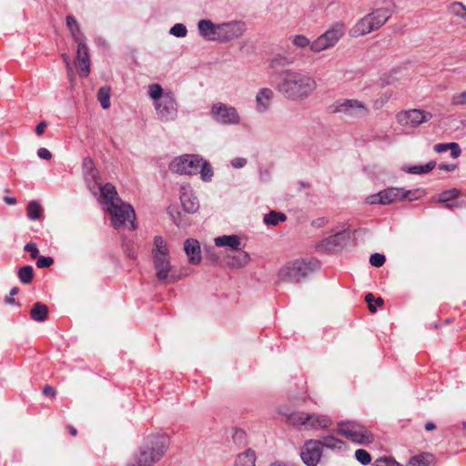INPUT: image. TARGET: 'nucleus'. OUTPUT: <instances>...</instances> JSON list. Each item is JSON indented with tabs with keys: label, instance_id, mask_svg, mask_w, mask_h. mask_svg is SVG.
Segmentation results:
<instances>
[{
	"label": "nucleus",
	"instance_id": "nucleus-1",
	"mask_svg": "<svg viewBox=\"0 0 466 466\" xmlns=\"http://www.w3.org/2000/svg\"><path fill=\"white\" fill-rule=\"evenodd\" d=\"M90 191L95 196L99 194L98 200L110 215L114 228H125L131 230L136 228V214L133 207L118 197L116 187L112 184L96 185V187H90Z\"/></svg>",
	"mask_w": 466,
	"mask_h": 466
},
{
	"label": "nucleus",
	"instance_id": "nucleus-2",
	"mask_svg": "<svg viewBox=\"0 0 466 466\" xmlns=\"http://www.w3.org/2000/svg\"><path fill=\"white\" fill-rule=\"evenodd\" d=\"M316 79L297 70H284L279 76L275 89L285 98L294 102L308 99L317 89Z\"/></svg>",
	"mask_w": 466,
	"mask_h": 466
},
{
	"label": "nucleus",
	"instance_id": "nucleus-3",
	"mask_svg": "<svg viewBox=\"0 0 466 466\" xmlns=\"http://www.w3.org/2000/svg\"><path fill=\"white\" fill-rule=\"evenodd\" d=\"M151 257L155 276L158 282L169 285L177 282L181 279L180 275L173 271L168 246L160 236L154 238Z\"/></svg>",
	"mask_w": 466,
	"mask_h": 466
},
{
	"label": "nucleus",
	"instance_id": "nucleus-4",
	"mask_svg": "<svg viewBox=\"0 0 466 466\" xmlns=\"http://www.w3.org/2000/svg\"><path fill=\"white\" fill-rule=\"evenodd\" d=\"M147 96L153 101L160 121L171 122L177 118V102L172 91H165L159 84H150L147 86Z\"/></svg>",
	"mask_w": 466,
	"mask_h": 466
},
{
	"label": "nucleus",
	"instance_id": "nucleus-5",
	"mask_svg": "<svg viewBox=\"0 0 466 466\" xmlns=\"http://www.w3.org/2000/svg\"><path fill=\"white\" fill-rule=\"evenodd\" d=\"M392 15L390 7H378L359 19L350 29L351 37H360L383 26Z\"/></svg>",
	"mask_w": 466,
	"mask_h": 466
},
{
	"label": "nucleus",
	"instance_id": "nucleus-6",
	"mask_svg": "<svg viewBox=\"0 0 466 466\" xmlns=\"http://www.w3.org/2000/svg\"><path fill=\"white\" fill-rule=\"evenodd\" d=\"M168 438L165 434L148 435L140 446L138 453L147 462L154 465L166 453Z\"/></svg>",
	"mask_w": 466,
	"mask_h": 466
},
{
	"label": "nucleus",
	"instance_id": "nucleus-7",
	"mask_svg": "<svg viewBox=\"0 0 466 466\" xmlns=\"http://www.w3.org/2000/svg\"><path fill=\"white\" fill-rule=\"evenodd\" d=\"M168 438L165 434L148 435L140 446L138 453L147 462L154 465L166 453Z\"/></svg>",
	"mask_w": 466,
	"mask_h": 466
},
{
	"label": "nucleus",
	"instance_id": "nucleus-8",
	"mask_svg": "<svg viewBox=\"0 0 466 466\" xmlns=\"http://www.w3.org/2000/svg\"><path fill=\"white\" fill-rule=\"evenodd\" d=\"M346 33V25L342 21L333 23L325 32L314 39L310 45V51L319 54L333 48L342 39Z\"/></svg>",
	"mask_w": 466,
	"mask_h": 466
},
{
	"label": "nucleus",
	"instance_id": "nucleus-9",
	"mask_svg": "<svg viewBox=\"0 0 466 466\" xmlns=\"http://www.w3.org/2000/svg\"><path fill=\"white\" fill-rule=\"evenodd\" d=\"M288 422L294 427H303L305 430L326 429L331 424V420L326 416L304 411H294L288 416Z\"/></svg>",
	"mask_w": 466,
	"mask_h": 466
},
{
	"label": "nucleus",
	"instance_id": "nucleus-10",
	"mask_svg": "<svg viewBox=\"0 0 466 466\" xmlns=\"http://www.w3.org/2000/svg\"><path fill=\"white\" fill-rule=\"evenodd\" d=\"M312 270L313 267L310 262H307L303 259H295L283 265L279 268L278 276L283 282L299 283Z\"/></svg>",
	"mask_w": 466,
	"mask_h": 466
},
{
	"label": "nucleus",
	"instance_id": "nucleus-11",
	"mask_svg": "<svg viewBox=\"0 0 466 466\" xmlns=\"http://www.w3.org/2000/svg\"><path fill=\"white\" fill-rule=\"evenodd\" d=\"M209 115L214 122L222 126H238L241 123L238 110L226 103H214L210 107Z\"/></svg>",
	"mask_w": 466,
	"mask_h": 466
},
{
	"label": "nucleus",
	"instance_id": "nucleus-12",
	"mask_svg": "<svg viewBox=\"0 0 466 466\" xmlns=\"http://www.w3.org/2000/svg\"><path fill=\"white\" fill-rule=\"evenodd\" d=\"M338 432L358 444H369L374 440L372 433L356 421H341L338 424Z\"/></svg>",
	"mask_w": 466,
	"mask_h": 466
},
{
	"label": "nucleus",
	"instance_id": "nucleus-13",
	"mask_svg": "<svg viewBox=\"0 0 466 466\" xmlns=\"http://www.w3.org/2000/svg\"><path fill=\"white\" fill-rule=\"evenodd\" d=\"M431 118V112L417 108L402 110L396 115L398 124L406 129L416 128Z\"/></svg>",
	"mask_w": 466,
	"mask_h": 466
},
{
	"label": "nucleus",
	"instance_id": "nucleus-14",
	"mask_svg": "<svg viewBox=\"0 0 466 466\" xmlns=\"http://www.w3.org/2000/svg\"><path fill=\"white\" fill-rule=\"evenodd\" d=\"M201 165V157L198 155H182L175 157L170 163L172 172L180 175H196Z\"/></svg>",
	"mask_w": 466,
	"mask_h": 466
},
{
	"label": "nucleus",
	"instance_id": "nucleus-15",
	"mask_svg": "<svg viewBox=\"0 0 466 466\" xmlns=\"http://www.w3.org/2000/svg\"><path fill=\"white\" fill-rule=\"evenodd\" d=\"M335 111L354 118L364 117L369 113L367 105L358 99H345L337 104Z\"/></svg>",
	"mask_w": 466,
	"mask_h": 466
},
{
	"label": "nucleus",
	"instance_id": "nucleus-16",
	"mask_svg": "<svg viewBox=\"0 0 466 466\" xmlns=\"http://www.w3.org/2000/svg\"><path fill=\"white\" fill-rule=\"evenodd\" d=\"M246 25L242 21L219 23V41L226 43L241 37L246 32Z\"/></svg>",
	"mask_w": 466,
	"mask_h": 466
},
{
	"label": "nucleus",
	"instance_id": "nucleus-17",
	"mask_svg": "<svg viewBox=\"0 0 466 466\" xmlns=\"http://www.w3.org/2000/svg\"><path fill=\"white\" fill-rule=\"evenodd\" d=\"M322 455L321 443L319 440L307 441L300 452V457L307 466H317Z\"/></svg>",
	"mask_w": 466,
	"mask_h": 466
},
{
	"label": "nucleus",
	"instance_id": "nucleus-18",
	"mask_svg": "<svg viewBox=\"0 0 466 466\" xmlns=\"http://www.w3.org/2000/svg\"><path fill=\"white\" fill-rule=\"evenodd\" d=\"M179 198L182 208L187 213H195L198 210V199L190 185L185 184L180 187Z\"/></svg>",
	"mask_w": 466,
	"mask_h": 466
},
{
	"label": "nucleus",
	"instance_id": "nucleus-19",
	"mask_svg": "<svg viewBox=\"0 0 466 466\" xmlns=\"http://www.w3.org/2000/svg\"><path fill=\"white\" fill-rule=\"evenodd\" d=\"M400 196V188H388L367 197L366 201L370 205H389L399 199Z\"/></svg>",
	"mask_w": 466,
	"mask_h": 466
},
{
	"label": "nucleus",
	"instance_id": "nucleus-20",
	"mask_svg": "<svg viewBox=\"0 0 466 466\" xmlns=\"http://www.w3.org/2000/svg\"><path fill=\"white\" fill-rule=\"evenodd\" d=\"M198 33L206 41H219V23L201 19L197 24Z\"/></svg>",
	"mask_w": 466,
	"mask_h": 466
},
{
	"label": "nucleus",
	"instance_id": "nucleus-21",
	"mask_svg": "<svg viewBox=\"0 0 466 466\" xmlns=\"http://www.w3.org/2000/svg\"><path fill=\"white\" fill-rule=\"evenodd\" d=\"M274 98V91L269 87H261L255 96V109L264 114L270 108Z\"/></svg>",
	"mask_w": 466,
	"mask_h": 466
},
{
	"label": "nucleus",
	"instance_id": "nucleus-22",
	"mask_svg": "<svg viewBox=\"0 0 466 466\" xmlns=\"http://www.w3.org/2000/svg\"><path fill=\"white\" fill-rule=\"evenodd\" d=\"M76 66L79 69V76L86 77L90 73V58L88 48L85 42L77 45Z\"/></svg>",
	"mask_w": 466,
	"mask_h": 466
},
{
	"label": "nucleus",
	"instance_id": "nucleus-23",
	"mask_svg": "<svg viewBox=\"0 0 466 466\" xmlns=\"http://www.w3.org/2000/svg\"><path fill=\"white\" fill-rule=\"evenodd\" d=\"M184 250L187 256L188 262L198 265L201 261L200 245L197 239L188 238L184 243Z\"/></svg>",
	"mask_w": 466,
	"mask_h": 466
},
{
	"label": "nucleus",
	"instance_id": "nucleus-24",
	"mask_svg": "<svg viewBox=\"0 0 466 466\" xmlns=\"http://www.w3.org/2000/svg\"><path fill=\"white\" fill-rule=\"evenodd\" d=\"M217 247L226 248L232 251H239L241 239L238 235H223L214 238Z\"/></svg>",
	"mask_w": 466,
	"mask_h": 466
},
{
	"label": "nucleus",
	"instance_id": "nucleus-25",
	"mask_svg": "<svg viewBox=\"0 0 466 466\" xmlns=\"http://www.w3.org/2000/svg\"><path fill=\"white\" fill-rule=\"evenodd\" d=\"M433 149L439 154L451 150V157L452 158L459 157L461 153V147L456 142L436 144L434 145Z\"/></svg>",
	"mask_w": 466,
	"mask_h": 466
},
{
	"label": "nucleus",
	"instance_id": "nucleus-26",
	"mask_svg": "<svg viewBox=\"0 0 466 466\" xmlns=\"http://www.w3.org/2000/svg\"><path fill=\"white\" fill-rule=\"evenodd\" d=\"M30 315L35 321L43 322L47 319L48 308L41 302H36L32 307Z\"/></svg>",
	"mask_w": 466,
	"mask_h": 466
},
{
	"label": "nucleus",
	"instance_id": "nucleus-27",
	"mask_svg": "<svg viewBox=\"0 0 466 466\" xmlns=\"http://www.w3.org/2000/svg\"><path fill=\"white\" fill-rule=\"evenodd\" d=\"M66 25L71 33L73 39L78 44L84 42V35L80 30L79 24L71 15L66 16Z\"/></svg>",
	"mask_w": 466,
	"mask_h": 466
},
{
	"label": "nucleus",
	"instance_id": "nucleus-28",
	"mask_svg": "<svg viewBox=\"0 0 466 466\" xmlns=\"http://www.w3.org/2000/svg\"><path fill=\"white\" fill-rule=\"evenodd\" d=\"M255 452L251 450H248L238 456L235 466H255Z\"/></svg>",
	"mask_w": 466,
	"mask_h": 466
},
{
	"label": "nucleus",
	"instance_id": "nucleus-29",
	"mask_svg": "<svg viewBox=\"0 0 466 466\" xmlns=\"http://www.w3.org/2000/svg\"><path fill=\"white\" fill-rule=\"evenodd\" d=\"M84 168L88 169V171L86 174V180L88 184V187H94L96 185H100L96 182V171L93 169V162L90 158H85L83 163Z\"/></svg>",
	"mask_w": 466,
	"mask_h": 466
},
{
	"label": "nucleus",
	"instance_id": "nucleus-30",
	"mask_svg": "<svg viewBox=\"0 0 466 466\" xmlns=\"http://www.w3.org/2000/svg\"><path fill=\"white\" fill-rule=\"evenodd\" d=\"M249 261V254L247 251L240 250L238 254L231 257L228 264L231 267L242 268L248 265Z\"/></svg>",
	"mask_w": 466,
	"mask_h": 466
},
{
	"label": "nucleus",
	"instance_id": "nucleus-31",
	"mask_svg": "<svg viewBox=\"0 0 466 466\" xmlns=\"http://www.w3.org/2000/svg\"><path fill=\"white\" fill-rule=\"evenodd\" d=\"M27 218L30 220L40 219L43 215V208L39 202L36 200H32L28 203L26 207Z\"/></svg>",
	"mask_w": 466,
	"mask_h": 466
},
{
	"label": "nucleus",
	"instance_id": "nucleus-32",
	"mask_svg": "<svg viewBox=\"0 0 466 466\" xmlns=\"http://www.w3.org/2000/svg\"><path fill=\"white\" fill-rule=\"evenodd\" d=\"M321 449L328 448L331 450H340L343 445V441L330 435L322 437L320 441Z\"/></svg>",
	"mask_w": 466,
	"mask_h": 466
},
{
	"label": "nucleus",
	"instance_id": "nucleus-33",
	"mask_svg": "<svg viewBox=\"0 0 466 466\" xmlns=\"http://www.w3.org/2000/svg\"><path fill=\"white\" fill-rule=\"evenodd\" d=\"M199 169L201 179L204 182H210L214 176L213 168L211 165L208 162L205 161L202 157Z\"/></svg>",
	"mask_w": 466,
	"mask_h": 466
},
{
	"label": "nucleus",
	"instance_id": "nucleus-34",
	"mask_svg": "<svg viewBox=\"0 0 466 466\" xmlns=\"http://www.w3.org/2000/svg\"><path fill=\"white\" fill-rule=\"evenodd\" d=\"M97 99L104 109L110 106V88L103 86L98 89Z\"/></svg>",
	"mask_w": 466,
	"mask_h": 466
},
{
	"label": "nucleus",
	"instance_id": "nucleus-35",
	"mask_svg": "<svg viewBox=\"0 0 466 466\" xmlns=\"http://www.w3.org/2000/svg\"><path fill=\"white\" fill-rule=\"evenodd\" d=\"M287 218L286 215L281 212L270 211L264 217V222L267 225L276 226L279 222L285 221Z\"/></svg>",
	"mask_w": 466,
	"mask_h": 466
},
{
	"label": "nucleus",
	"instance_id": "nucleus-36",
	"mask_svg": "<svg viewBox=\"0 0 466 466\" xmlns=\"http://www.w3.org/2000/svg\"><path fill=\"white\" fill-rule=\"evenodd\" d=\"M33 267L32 266H25L22 267L18 270V278L22 283L28 284L32 281L33 279Z\"/></svg>",
	"mask_w": 466,
	"mask_h": 466
},
{
	"label": "nucleus",
	"instance_id": "nucleus-37",
	"mask_svg": "<svg viewBox=\"0 0 466 466\" xmlns=\"http://www.w3.org/2000/svg\"><path fill=\"white\" fill-rule=\"evenodd\" d=\"M459 196V191L456 188H452L447 191L442 192L440 194L439 201L441 203H445L446 207L451 208H452L451 204H449L448 202L451 199L456 198Z\"/></svg>",
	"mask_w": 466,
	"mask_h": 466
},
{
	"label": "nucleus",
	"instance_id": "nucleus-38",
	"mask_svg": "<svg viewBox=\"0 0 466 466\" xmlns=\"http://www.w3.org/2000/svg\"><path fill=\"white\" fill-rule=\"evenodd\" d=\"M449 10L454 15L466 20V6L463 4L454 2L450 5Z\"/></svg>",
	"mask_w": 466,
	"mask_h": 466
},
{
	"label": "nucleus",
	"instance_id": "nucleus-39",
	"mask_svg": "<svg viewBox=\"0 0 466 466\" xmlns=\"http://www.w3.org/2000/svg\"><path fill=\"white\" fill-rule=\"evenodd\" d=\"M169 34L176 37L183 38L187 36V29L185 25L177 23L169 29Z\"/></svg>",
	"mask_w": 466,
	"mask_h": 466
},
{
	"label": "nucleus",
	"instance_id": "nucleus-40",
	"mask_svg": "<svg viewBox=\"0 0 466 466\" xmlns=\"http://www.w3.org/2000/svg\"><path fill=\"white\" fill-rule=\"evenodd\" d=\"M312 41H310L306 35H296L292 38V44L299 48H304L309 46L310 48Z\"/></svg>",
	"mask_w": 466,
	"mask_h": 466
},
{
	"label": "nucleus",
	"instance_id": "nucleus-41",
	"mask_svg": "<svg viewBox=\"0 0 466 466\" xmlns=\"http://www.w3.org/2000/svg\"><path fill=\"white\" fill-rule=\"evenodd\" d=\"M421 191L420 189H415V190H402L400 189V196L399 199H408L410 201L419 199L420 198Z\"/></svg>",
	"mask_w": 466,
	"mask_h": 466
},
{
	"label": "nucleus",
	"instance_id": "nucleus-42",
	"mask_svg": "<svg viewBox=\"0 0 466 466\" xmlns=\"http://www.w3.org/2000/svg\"><path fill=\"white\" fill-rule=\"evenodd\" d=\"M355 458L363 465H368L371 461L370 453L362 449H359L355 451Z\"/></svg>",
	"mask_w": 466,
	"mask_h": 466
},
{
	"label": "nucleus",
	"instance_id": "nucleus-43",
	"mask_svg": "<svg viewBox=\"0 0 466 466\" xmlns=\"http://www.w3.org/2000/svg\"><path fill=\"white\" fill-rule=\"evenodd\" d=\"M375 466H404L390 457H380L374 461Z\"/></svg>",
	"mask_w": 466,
	"mask_h": 466
},
{
	"label": "nucleus",
	"instance_id": "nucleus-44",
	"mask_svg": "<svg viewBox=\"0 0 466 466\" xmlns=\"http://www.w3.org/2000/svg\"><path fill=\"white\" fill-rule=\"evenodd\" d=\"M127 466H153L152 464L147 462L142 459L139 453L134 454V456L130 459Z\"/></svg>",
	"mask_w": 466,
	"mask_h": 466
},
{
	"label": "nucleus",
	"instance_id": "nucleus-45",
	"mask_svg": "<svg viewBox=\"0 0 466 466\" xmlns=\"http://www.w3.org/2000/svg\"><path fill=\"white\" fill-rule=\"evenodd\" d=\"M385 260V256L380 253H374L370 257V263L376 268L381 267Z\"/></svg>",
	"mask_w": 466,
	"mask_h": 466
},
{
	"label": "nucleus",
	"instance_id": "nucleus-46",
	"mask_svg": "<svg viewBox=\"0 0 466 466\" xmlns=\"http://www.w3.org/2000/svg\"><path fill=\"white\" fill-rule=\"evenodd\" d=\"M451 104L453 106H465L466 105V90L451 96Z\"/></svg>",
	"mask_w": 466,
	"mask_h": 466
},
{
	"label": "nucleus",
	"instance_id": "nucleus-47",
	"mask_svg": "<svg viewBox=\"0 0 466 466\" xmlns=\"http://www.w3.org/2000/svg\"><path fill=\"white\" fill-rule=\"evenodd\" d=\"M54 260L51 257H37L36 266L39 268H48L53 264Z\"/></svg>",
	"mask_w": 466,
	"mask_h": 466
},
{
	"label": "nucleus",
	"instance_id": "nucleus-48",
	"mask_svg": "<svg viewBox=\"0 0 466 466\" xmlns=\"http://www.w3.org/2000/svg\"><path fill=\"white\" fill-rule=\"evenodd\" d=\"M25 250L30 253L31 258H36L38 257V248L33 242H29L25 246Z\"/></svg>",
	"mask_w": 466,
	"mask_h": 466
},
{
	"label": "nucleus",
	"instance_id": "nucleus-49",
	"mask_svg": "<svg viewBox=\"0 0 466 466\" xmlns=\"http://www.w3.org/2000/svg\"><path fill=\"white\" fill-rule=\"evenodd\" d=\"M230 164L235 168H241L246 166L247 159L244 157H235L230 161Z\"/></svg>",
	"mask_w": 466,
	"mask_h": 466
},
{
	"label": "nucleus",
	"instance_id": "nucleus-50",
	"mask_svg": "<svg viewBox=\"0 0 466 466\" xmlns=\"http://www.w3.org/2000/svg\"><path fill=\"white\" fill-rule=\"evenodd\" d=\"M37 157L45 160H50L52 154L47 148L41 147L37 150Z\"/></svg>",
	"mask_w": 466,
	"mask_h": 466
},
{
	"label": "nucleus",
	"instance_id": "nucleus-51",
	"mask_svg": "<svg viewBox=\"0 0 466 466\" xmlns=\"http://www.w3.org/2000/svg\"><path fill=\"white\" fill-rule=\"evenodd\" d=\"M405 172L410 173V174H421L422 168L420 167V165H415V166H410V167H404L402 168Z\"/></svg>",
	"mask_w": 466,
	"mask_h": 466
},
{
	"label": "nucleus",
	"instance_id": "nucleus-52",
	"mask_svg": "<svg viewBox=\"0 0 466 466\" xmlns=\"http://www.w3.org/2000/svg\"><path fill=\"white\" fill-rule=\"evenodd\" d=\"M436 167L435 161H430L425 165H420V167L422 168L421 174H426L431 171Z\"/></svg>",
	"mask_w": 466,
	"mask_h": 466
},
{
	"label": "nucleus",
	"instance_id": "nucleus-53",
	"mask_svg": "<svg viewBox=\"0 0 466 466\" xmlns=\"http://www.w3.org/2000/svg\"><path fill=\"white\" fill-rule=\"evenodd\" d=\"M62 57H63V60H64V62H65V64L66 66L68 75H69V76H71V75L73 73V70H72V66L70 65V58H69V56L66 54H63Z\"/></svg>",
	"mask_w": 466,
	"mask_h": 466
},
{
	"label": "nucleus",
	"instance_id": "nucleus-54",
	"mask_svg": "<svg viewBox=\"0 0 466 466\" xmlns=\"http://www.w3.org/2000/svg\"><path fill=\"white\" fill-rule=\"evenodd\" d=\"M43 393L46 396H51V397H54L56 393V390L49 386V385H46L43 389Z\"/></svg>",
	"mask_w": 466,
	"mask_h": 466
},
{
	"label": "nucleus",
	"instance_id": "nucleus-55",
	"mask_svg": "<svg viewBox=\"0 0 466 466\" xmlns=\"http://www.w3.org/2000/svg\"><path fill=\"white\" fill-rule=\"evenodd\" d=\"M46 126L47 124L45 121L40 122L35 127V133L38 136H41L45 132Z\"/></svg>",
	"mask_w": 466,
	"mask_h": 466
},
{
	"label": "nucleus",
	"instance_id": "nucleus-56",
	"mask_svg": "<svg viewBox=\"0 0 466 466\" xmlns=\"http://www.w3.org/2000/svg\"><path fill=\"white\" fill-rule=\"evenodd\" d=\"M439 167L440 169L444 171H453L457 167V166L454 164H441L440 165Z\"/></svg>",
	"mask_w": 466,
	"mask_h": 466
},
{
	"label": "nucleus",
	"instance_id": "nucleus-57",
	"mask_svg": "<svg viewBox=\"0 0 466 466\" xmlns=\"http://www.w3.org/2000/svg\"><path fill=\"white\" fill-rule=\"evenodd\" d=\"M372 299H373V295L371 293H369L368 295H366L365 299H366L367 302L370 303ZM369 309L372 312L376 311V309H375V307L372 304L369 305Z\"/></svg>",
	"mask_w": 466,
	"mask_h": 466
},
{
	"label": "nucleus",
	"instance_id": "nucleus-58",
	"mask_svg": "<svg viewBox=\"0 0 466 466\" xmlns=\"http://www.w3.org/2000/svg\"><path fill=\"white\" fill-rule=\"evenodd\" d=\"M268 466H297L293 463H289V462H284V461H275V462H272L271 464H269Z\"/></svg>",
	"mask_w": 466,
	"mask_h": 466
},
{
	"label": "nucleus",
	"instance_id": "nucleus-59",
	"mask_svg": "<svg viewBox=\"0 0 466 466\" xmlns=\"http://www.w3.org/2000/svg\"><path fill=\"white\" fill-rule=\"evenodd\" d=\"M4 201L7 204V205H15L16 204V198H14V197H5L4 198Z\"/></svg>",
	"mask_w": 466,
	"mask_h": 466
},
{
	"label": "nucleus",
	"instance_id": "nucleus-60",
	"mask_svg": "<svg viewBox=\"0 0 466 466\" xmlns=\"http://www.w3.org/2000/svg\"><path fill=\"white\" fill-rule=\"evenodd\" d=\"M435 428H436V425H435L433 422H431V421L427 422V423L425 424V430H426V431H432V430H434Z\"/></svg>",
	"mask_w": 466,
	"mask_h": 466
},
{
	"label": "nucleus",
	"instance_id": "nucleus-61",
	"mask_svg": "<svg viewBox=\"0 0 466 466\" xmlns=\"http://www.w3.org/2000/svg\"><path fill=\"white\" fill-rule=\"evenodd\" d=\"M127 256L132 259L136 258V253L133 249H127L126 250Z\"/></svg>",
	"mask_w": 466,
	"mask_h": 466
},
{
	"label": "nucleus",
	"instance_id": "nucleus-62",
	"mask_svg": "<svg viewBox=\"0 0 466 466\" xmlns=\"http://www.w3.org/2000/svg\"><path fill=\"white\" fill-rule=\"evenodd\" d=\"M18 290H19V289H18V288H16V287H15V288H13V289L10 290V296L12 297V296L16 295V294L18 293Z\"/></svg>",
	"mask_w": 466,
	"mask_h": 466
},
{
	"label": "nucleus",
	"instance_id": "nucleus-63",
	"mask_svg": "<svg viewBox=\"0 0 466 466\" xmlns=\"http://www.w3.org/2000/svg\"><path fill=\"white\" fill-rule=\"evenodd\" d=\"M69 431L73 436L76 435V430L74 427H69Z\"/></svg>",
	"mask_w": 466,
	"mask_h": 466
},
{
	"label": "nucleus",
	"instance_id": "nucleus-64",
	"mask_svg": "<svg viewBox=\"0 0 466 466\" xmlns=\"http://www.w3.org/2000/svg\"><path fill=\"white\" fill-rule=\"evenodd\" d=\"M382 302H383V300H382V299H381V298H378V299H376V303H377V305H381V304H382Z\"/></svg>",
	"mask_w": 466,
	"mask_h": 466
}]
</instances>
